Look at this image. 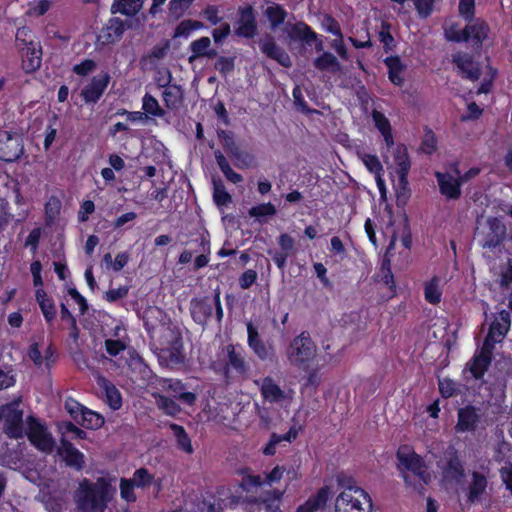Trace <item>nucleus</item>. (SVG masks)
<instances>
[{
	"label": "nucleus",
	"instance_id": "obj_36",
	"mask_svg": "<svg viewBox=\"0 0 512 512\" xmlns=\"http://www.w3.org/2000/svg\"><path fill=\"white\" fill-rule=\"evenodd\" d=\"M261 395L271 403L280 402L285 398L284 391L270 377L264 378L261 386Z\"/></svg>",
	"mask_w": 512,
	"mask_h": 512
},
{
	"label": "nucleus",
	"instance_id": "obj_20",
	"mask_svg": "<svg viewBox=\"0 0 512 512\" xmlns=\"http://www.w3.org/2000/svg\"><path fill=\"white\" fill-rule=\"evenodd\" d=\"M511 326V316L510 312L507 310H501L498 313V316L494 321L490 324L488 333L486 335L487 338L495 341L501 342L502 339L506 336Z\"/></svg>",
	"mask_w": 512,
	"mask_h": 512
},
{
	"label": "nucleus",
	"instance_id": "obj_35",
	"mask_svg": "<svg viewBox=\"0 0 512 512\" xmlns=\"http://www.w3.org/2000/svg\"><path fill=\"white\" fill-rule=\"evenodd\" d=\"M164 105L169 110H177L183 100V91L180 85H168L162 92Z\"/></svg>",
	"mask_w": 512,
	"mask_h": 512
},
{
	"label": "nucleus",
	"instance_id": "obj_1",
	"mask_svg": "<svg viewBox=\"0 0 512 512\" xmlns=\"http://www.w3.org/2000/svg\"><path fill=\"white\" fill-rule=\"evenodd\" d=\"M111 484L99 477L95 482L84 478L79 482L74 499L80 512H104L110 501Z\"/></svg>",
	"mask_w": 512,
	"mask_h": 512
},
{
	"label": "nucleus",
	"instance_id": "obj_31",
	"mask_svg": "<svg viewBox=\"0 0 512 512\" xmlns=\"http://www.w3.org/2000/svg\"><path fill=\"white\" fill-rule=\"evenodd\" d=\"M211 40L207 36H203L199 39H196L190 43V51L192 52L189 57V62L197 58L207 57L209 59L216 57L217 51L215 49H211Z\"/></svg>",
	"mask_w": 512,
	"mask_h": 512
},
{
	"label": "nucleus",
	"instance_id": "obj_51",
	"mask_svg": "<svg viewBox=\"0 0 512 512\" xmlns=\"http://www.w3.org/2000/svg\"><path fill=\"white\" fill-rule=\"evenodd\" d=\"M157 402L159 408L162 409L167 415L176 416L181 411L180 405L172 397L160 395Z\"/></svg>",
	"mask_w": 512,
	"mask_h": 512
},
{
	"label": "nucleus",
	"instance_id": "obj_10",
	"mask_svg": "<svg viewBox=\"0 0 512 512\" xmlns=\"http://www.w3.org/2000/svg\"><path fill=\"white\" fill-rule=\"evenodd\" d=\"M452 63L457 67L461 78L472 82L478 81L482 75L481 64L467 52H456L452 55Z\"/></svg>",
	"mask_w": 512,
	"mask_h": 512
},
{
	"label": "nucleus",
	"instance_id": "obj_43",
	"mask_svg": "<svg viewBox=\"0 0 512 512\" xmlns=\"http://www.w3.org/2000/svg\"><path fill=\"white\" fill-rule=\"evenodd\" d=\"M213 201L218 207L227 206L232 202V196L221 180L213 181Z\"/></svg>",
	"mask_w": 512,
	"mask_h": 512
},
{
	"label": "nucleus",
	"instance_id": "obj_33",
	"mask_svg": "<svg viewBox=\"0 0 512 512\" xmlns=\"http://www.w3.org/2000/svg\"><path fill=\"white\" fill-rule=\"evenodd\" d=\"M236 474L242 477L239 487L246 492H252L264 484L262 477L260 475H253L251 468L248 466L237 468Z\"/></svg>",
	"mask_w": 512,
	"mask_h": 512
},
{
	"label": "nucleus",
	"instance_id": "obj_57",
	"mask_svg": "<svg viewBox=\"0 0 512 512\" xmlns=\"http://www.w3.org/2000/svg\"><path fill=\"white\" fill-rule=\"evenodd\" d=\"M200 245L202 247V254L198 255L194 259V270H199L205 266H207L209 262V257L207 254L210 253V243L204 237L200 238Z\"/></svg>",
	"mask_w": 512,
	"mask_h": 512
},
{
	"label": "nucleus",
	"instance_id": "obj_42",
	"mask_svg": "<svg viewBox=\"0 0 512 512\" xmlns=\"http://www.w3.org/2000/svg\"><path fill=\"white\" fill-rule=\"evenodd\" d=\"M491 365L490 360L473 356L467 364L468 369L475 380H481Z\"/></svg>",
	"mask_w": 512,
	"mask_h": 512
},
{
	"label": "nucleus",
	"instance_id": "obj_8",
	"mask_svg": "<svg viewBox=\"0 0 512 512\" xmlns=\"http://www.w3.org/2000/svg\"><path fill=\"white\" fill-rule=\"evenodd\" d=\"M1 420H4L3 430L10 439H20L25 435L23 410L18 403L10 402L0 406Z\"/></svg>",
	"mask_w": 512,
	"mask_h": 512
},
{
	"label": "nucleus",
	"instance_id": "obj_2",
	"mask_svg": "<svg viewBox=\"0 0 512 512\" xmlns=\"http://www.w3.org/2000/svg\"><path fill=\"white\" fill-rule=\"evenodd\" d=\"M318 348L308 331H302L288 344L285 355L291 366L308 370L317 358Z\"/></svg>",
	"mask_w": 512,
	"mask_h": 512
},
{
	"label": "nucleus",
	"instance_id": "obj_16",
	"mask_svg": "<svg viewBox=\"0 0 512 512\" xmlns=\"http://www.w3.org/2000/svg\"><path fill=\"white\" fill-rule=\"evenodd\" d=\"M506 236V226L497 217L487 219V232L482 239V247L494 249L500 246Z\"/></svg>",
	"mask_w": 512,
	"mask_h": 512
},
{
	"label": "nucleus",
	"instance_id": "obj_39",
	"mask_svg": "<svg viewBox=\"0 0 512 512\" xmlns=\"http://www.w3.org/2000/svg\"><path fill=\"white\" fill-rule=\"evenodd\" d=\"M169 427L176 438L178 449L187 454H192L194 452V448L185 428L176 423H171Z\"/></svg>",
	"mask_w": 512,
	"mask_h": 512
},
{
	"label": "nucleus",
	"instance_id": "obj_28",
	"mask_svg": "<svg viewBox=\"0 0 512 512\" xmlns=\"http://www.w3.org/2000/svg\"><path fill=\"white\" fill-rule=\"evenodd\" d=\"M247 343L254 354L262 361L269 358V348L260 337L258 330L252 322L247 323Z\"/></svg>",
	"mask_w": 512,
	"mask_h": 512
},
{
	"label": "nucleus",
	"instance_id": "obj_53",
	"mask_svg": "<svg viewBox=\"0 0 512 512\" xmlns=\"http://www.w3.org/2000/svg\"><path fill=\"white\" fill-rule=\"evenodd\" d=\"M119 12L123 15L134 16L143 6L142 0H118Z\"/></svg>",
	"mask_w": 512,
	"mask_h": 512
},
{
	"label": "nucleus",
	"instance_id": "obj_40",
	"mask_svg": "<svg viewBox=\"0 0 512 512\" xmlns=\"http://www.w3.org/2000/svg\"><path fill=\"white\" fill-rule=\"evenodd\" d=\"M105 423L104 417L89 408H86L83 412L78 424L86 429L97 430L101 428Z\"/></svg>",
	"mask_w": 512,
	"mask_h": 512
},
{
	"label": "nucleus",
	"instance_id": "obj_12",
	"mask_svg": "<svg viewBox=\"0 0 512 512\" xmlns=\"http://www.w3.org/2000/svg\"><path fill=\"white\" fill-rule=\"evenodd\" d=\"M110 81L111 76L107 71L93 76L81 91V97L84 102L87 104L97 103L105 93Z\"/></svg>",
	"mask_w": 512,
	"mask_h": 512
},
{
	"label": "nucleus",
	"instance_id": "obj_30",
	"mask_svg": "<svg viewBox=\"0 0 512 512\" xmlns=\"http://www.w3.org/2000/svg\"><path fill=\"white\" fill-rule=\"evenodd\" d=\"M383 63L388 69V78L392 84L401 87L404 84L403 73L406 70V65L402 62L398 55L387 56Z\"/></svg>",
	"mask_w": 512,
	"mask_h": 512
},
{
	"label": "nucleus",
	"instance_id": "obj_29",
	"mask_svg": "<svg viewBox=\"0 0 512 512\" xmlns=\"http://www.w3.org/2000/svg\"><path fill=\"white\" fill-rule=\"evenodd\" d=\"M35 299L48 325H52L57 317V309L52 297L48 296L44 289H37Z\"/></svg>",
	"mask_w": 512,
	"mask_h": 512
},
{
	"label": "nucleus",
	"instance_id": "obj_46",
	"mask_svg": "<svg viewBox=\"0 0 512 512\" xmlns=\"http://www.w3.org/2000/svg\"><path fill=\"white\" fill-rule=\"evenodd\" d=\"M135 487L137 486L131 478H121L119 482L120 497L127 503L136 502Z\"/></svg>",
	"mask_w": 512,
	"mask_h": 512
},
{
	"label": "nucleus",
	"instance_id": "obj_60",
	"mask_svg": "<svg viewBox=\"0 0 512 512\" xmlns=\"http://www.w3.org/2000/svg\"><path fill=\"white\" fill-rule=\"evenodd\" d=\"M459 15L465 21H471L475 18V0H459Z\"/></svg>",
	"mask_w": 512,
	"mask_h": 512
},
{
	"label": "nucleus",
	"instance_id": "obj_44",
	"mask_svg": "<svg viewBox=\"0 0 512 512\" xmlns=\"http://www.w3.org/2000/svg\"><path fill=\"white\" fill-rule=\"evenodd\" d=\"M142 109L147 116L163 117L165 115V111L160 107L158 100L149 93H146L142 99Z\"/></svg>",
	"mask_w": 512,
	"mask_h": 512
},
{
	"label": "nucleus",
	"instance_id": "obj_25",
	"mask_svg": "<svg viewBox=\"0 0 512 512\" xmlns=\"http://www.w3.org/2000/svg\"><path fill=\"white\" fill-rule=\"evenodd\" d=\"M261 51L270 59L277 61L281 66L289 68L292 65L289 54L273 38H269L260 44Z\"/></svg>",
	"mask_w": 512,
	"mask_h": 512
},
{
	"label": "nucleus",
	"instance_id": "obj_9",
	"mask_svg": "<svg viewBox=\"0 0 512 512\" xmlns=\"http://www.w3.org/2000/svg\"><path fill=\"white\" fill-rule=\"evenodd\" d=\"M24 153L22 136L16 132L0 130V159L14 162Z\"/></svg>",
	"mask_w": 512,
	"mask_h": 512
},
{
	"label": "nucleus",
	"instance_id": "obj_26",
	"mask_svg": "<svg viewBox=\"0 0 512 512\" xmlns=\"http://www.w3.org/2000/svg\"><path fill=\"white\" fill-rule=\"evenodd\" d=\"M478 422L479 416L475 407L472 405L465 406L458 410V421L455 430L461 433L474 431Z\"/></svg>",
	"mask_w": 512,
	"mask_h": 512
},
{
	"label": "nucleus",
	"instance_id": "obj_37",
	"mask_svg": "<svg viewBox=\"0 0 512 512\" xmlns=\"http://www.w3.org/2000/svg\"><path fill=\"white\" fill-rule=\"evenodd\" d=\"M264 15L267 18L270 27L272 29H277L285 22L288 12L282 5L278 3H272L266 7Z\"/></svg>",
	"mask_w": 512,
	"mask_h": 512
},
{
	"label": "nucleus",
	"instance_id": "obj_4",
	"mask_svg": "<svg viewBox=\"0 0 512 512\" xmlns=\"http://www.w3.org/2000/svg\"><path fill=\"white\" fill-rule=\"evenodd\" d=\"M372 499L361 487L347 486L337 497L335 503L336 512H371Z\"/></svg>",
	"mask_w": 512,
	"mask_h": 512
},
{
	"label": "nucleus",
	"instance_id": "obj_63",
	"mask_svg": "<svg viewBox=\"0 0 512 512\" xmlns=\"http://www.w3.org/2000/svg\"><path fill=\"white\" fill-rule=\"evenodd\" d=\"M223 134V149L231 158H238L240 154V148L235 142L234 138L230 134H226L222 131Z\"/></svg>",
	"mask_w": 512,
	"mask_h": 512
},
{
	"label": "nucleus",
	"instance_id": "obj_11",
	"mask_svg": "<svg viewBox=\"0 0 512 512\" xmlns=\"http://www.w3.org/2000/svg\"><path fill=\"white\" fill-rule=\"evenodd\" d=\"M57 455L65 463L66 467L75 471H82L86 466L85 455L65 437H61L59 440Z\"/></svg>",
	"mask_w": 512,
	"mask_h": 512
},
{
	"label": "nucleus",
	"instance_id": "obj_22",
	"mask_svg": "<svg viewBox=\"0 0 512 512\" xmlns=\"http://www.w3.org/2000/svg\"><path fill=\"white\" fill-rule=\"evenodd\" d=\"M331 494L328 486L321 487L316 494L311 495L303 504L299 505L296 512H316L324 509Z\"/></svg>",
	"mask_w": 512,
	"mask_h": 512
},
{
	"label": "nucleus",
	"instance_id": "obj_50",
	"mask_svg": "<svg viewBox=\"0 0 512 512\" xmlns=\"http://www.w3.org/2000/svg\"><path fill=\"white\" fill-rule=\"evenodd\" d=\"M202 26V23L196 20H183L176 26L174 37H188L192 31L200 29Z\"/></svg>",
	"mask_w": 512,
	"mask_h": 512
},
{
	"label": "nucleus",
	"instance_id": "obj_56",
	"mask_svg": "<svg viewBox=\"0 0 512 512\" xmlns=\"http://www.w3.org/2000/svg\"><path fill=\"white\" fill-rule=\"evenodd\" d=\"M60 432L64 435L67 433H72L75 439L84 440L87 439V433L83 429L77 427L74 423L70 421H63L58 426Z\"/></svg>",
	"mask_w": 512,
	"mask_h": 512
},
{
	"label": "nucleus",
	"instance_id": "obj_58",
	"mask_svg": "<svg viewBox=\"0 0 512 512\" xmlns=\"http://www.w3.org/2000/svg\"><path fill=\"white\" fill-rule=\"evenodd\" d=\"M130 287L127 285L119 286L118 288H110L104 293L103 298L109 303H115L127 297Z\"/></svg>",
	"mask_w": 512,
	"mask_h": 512
},
{
	"label": "nucleus",
	"instance_id": "obj_21",
	"mask_svg": "<svg viewBox=\"0 0 512 512\" xmlns=\"http://www.w3.org/2000/svg\"><path fill=\"white\" fill-rule=\"evenodd\" d=\"M190 313L193 321L205 326L213 313V304L207 298H193L190 301Z\"/></svg>",
	"mask_w": 512,
	"mask_h": 512
},
{
	"label": "nucleus",
	"instance_id": "obj_59",
	"mask_svg": "<svg viewBox=\"0 0 512 512\" xmlns=\"http://www.w3.org/2000/svg\"><path fill=\"white\" fill-rule=\"evenodd\" d=\"M381 272V281L389 288L391 292L396 291V284L394 280V275L392 273V270L390 268L389 261H383L380 268Z\"/></svg>",
	"mask_w": 512,
	"mask_h": 512
},
{
	"label": "nucleus",
	"instance_id": "obj_6",
	"mask_svg": "<svg viewBox=\"0 0 512 512\" xmlns=\"http://www.w3.org/2000/svg\"><path fill=\"white\" fill-rule=\"evenodd\" d=\"M438 467L443 480L447 483L459 484L466 476L464 462L453 446L444 451L442 459L438 462Z\"/></svg>",
	"mask_w": 512,
	"mask_h": 512
},
{
	"label": "nucleus",
	"instance_id": "obj_32",
	"mask_svg": "<svg viewBox=\"0 0 512 512\" xmlns=\"http://www.w3.org/2000/svg\"><path fill=\"white\" fill-rule=\"evenodd\" d=\"M284 491L274 489L267 493L264 499L252 497L249 501L259 505L265 512H281L279 502L283 498Z\"/></svg>",
	"mask_w": 512,
	"mask_h": 512
},
{
	"label": "nucleus",
	"instance_id": "obj_3",
	"mask_svg": "<svg viewBox=\"0 0 512 512\" xmlns=\"http://www.w3.org/2000/svg\"><path fill=\"white\" fill-rule=\"evenodd\" d=\"M467 22L465 27L460 30L451 26L449 30L446 31V38L452 42L470 44L474 52L480 53L483 42L487 39L490 32V27L488 23L481 18H474Z\"/></svg>",
	"mask_w": 512,
	"mask_h": 512
},
{
	"label": "nucleus",
	"instance_id": "obj_5",
	"mask_svg": "<svg viewBox=\"0 0 512 512\" xmlns=\"http://www.w3.org/2000/svg\"><path fill=\"white\" fill-rule=\"evenodd\" d=\"M398 460V469L400 471H410L423 484H429L431 475L427 470V466L423 458L417 454L411 447L407 445L400 446L396 452Z\"/></svg>",
	"mask_w": 512,
	"mask_h": 512
},
{
	"label": "nucleus",
	"instance_id": "obj_52",
	"mask_svg": "<svg viewBox=\"0 0 512 512\" xmlns=\"http://www.w3.org/2000/svg\"><path fill=\"white\" fill-rule=\"evenodd\" d=\"M438 388L443 398H450L459 393L457 383L450 378L439 379Z\"/></svg>",
	"mask_w": 512,
	"mask_h": 512
},
{
	"label": "nucleus",
	"instance_id": "obj_17",
	"mask_svg": "<svg viewBox=\"0 0 512 512\" xmlns=\"http://www.w3.org/2000/svg\"><path fill=\"white\" fill-rule=\"evenodd\" d=\"M439 191L448 200H457L461 196L462 181L447 172H436Z\"/></svg>",
	"mask_w": 512,
	"mask_h": 512
},
{
	"label": "nucleus",
	"instance_id": "obj_18",
	"mask_svg": "<svg viewBox=\"0 0 512 512\" xmlns=\"http://www.w3.org/2000/svg\"><path fill=\"white\" fill-rule=\"evenodd\" d=\"M277 243L280 247L279 251L272 252L268 251L269 255L272 256V260L275 265L283 270L286 267L288 257L293 253L295 248V240L287 233H281L277 238Z\"/></svg>",
	"mask_w": 512,
	"mask_h": 512
},
{
	"label": "nucleus",
	"instance_id": "obj_24",
	"mask_svg": "<svg viewBox=\"0 0 512 512\" xmlns=\"http://www.w3.org/2000/svg\"><path fill=\"white\" fill-rule=\"evenodd\" d=\"M394 163L399 185L405 189L408 186V174L411 168V161L405 147L396 149Z\"/></svg>",
	"mask_w": 512,
	"mask_h": 512
},
{
	"label": "nucleus",
	"instance_id": "obj_23",
	"mask_svg": "<svg viewBox=\"0 0 512 512\" xmlns=\"http://www.w3.org/2000/svg\"><path fill=\"white\" fill-rule=\"evenodd\" d=\"M487 487V476L482 472L473 471L471 473V481L467 487V501L472 504L478 502L481 496L486 493Z\"/></svg>",
	"mask_w": 512,
	"mask_h": 512
},
{
	"label": "nucleus",
	"instance_id": "obj_41",
	"mask_svg": "<svg viewBox=\"0 0 512 512\" xmlns=\"http://www.w3.org/2000/svg\"><path fill=\"white\" fill-rule=\"evenodd\" d=\"M313 65L320 71L329 70L336 72L340 68V64L336 56L327 51H323V53L314 60Z\"/></svg>",
	"mask_w": 512,
	"mask_h": 512
},
{
	"label": "nucleus",
	"instance_id": "obj_45",
	"mask_svg": "<svg viewBox=\"0 0 512 512\" xmlns=\"http://www.w3.org/2000/svg\"><path fill=\"white\" fill-rule=\"evenodd\" d=\"M194 2L195 0H170L168 3L170 16L176 20L182 18Z\"/></svg>",
	"mask_w": 512,
	"mask_h": 512
},
{
	"label": "nucleus",
	"instance_id": "obj_13",
	"mask_svg": "<svg viewBox=\"0 0 512 512\" xmlns=\"http://www.w3.org/2000/svg\"><path fill=\"white\" fill-rule=\"evenodd\" d=\"M289 37L294 41H300L309 46L314 45L316 52H322L324 50L321 36L304 21H299L292 25Z\"/></svg>",
	"mask_w": 512,
	"mask_h": 512
},
{
	"label": "nucleus",
	"instance_id": "obj_27",
	"mask_svg": "<svg viewBox=\"0 0 512 512\" xmlns=\"http://www.w3.org/2000/svg\"><path fill=\"white\" fill-rule=\"evenodd\" d=\"M125 31L124 21L120 18H110L108 23L103 27L99 39L103 44H113L120 40Z\"/></svg>",
	"mask_w": 512,
	"mask_h": 512
},
{
	"label": "nucleus",
	"instance_id": "obj_47",
	"mask_svg": "<svg viewBox=\"0 0 512 512\" xmlns=\"http://www.w3.org/2000/svg\"><path fill=\"white\" fill-rule=\"evenodd\" d=\"M104 390L109 407L113 410H119L123 404L120 391L110 382L105 383Z\"/></svg>",
	"mask_w": 512,
	"mask_h": 512
},
{
	"label": "nucleus",
	"instance_id": "obj_14",
	"mask_svg": "<svg viewBox=\"0 0 512 512\" xmlns=\"http://www.w3.org/2000/svg\"><path fill=\"white\" fill-rule=\"evenodd\" d=\"M238 15L236 35L247 39L253 38L257 33V21L253 7L249 4L240 6Z\"/></svg>",
	"mask_w": 512,
	"mask_h": 512
},
{
	"label": "nucleus",
	"instance_id": "obj_15",
	"mask_svg": "<svg viewBox=\"0 0 512 512\" xmlns=\"http://www.w3.org/2000/svg\"><path fill=\"white\" fill-rule=\"evenodd\" d=\"M226 353L227 361L223 369L224 377L228 379L231 372H234L237 376H245L249 370V366L245 361L242 348L237 350L236 346L228 344L226 346Z\"/></svg>",
	"mask_w": 512,
	"mask_h": 512
},
{
	"label": "nucleus",
	"instance_id": "obj_49",
	"mask_svg": "<svg viewBox=\"0 0 512 512\" xmlns=\"http://www.w3.org/2000/svg\"><path fill=\"white\" fill-rule=\"evenodd\" d=\"M425 300L430 304L436 305L440 303L442 298V291L439 288L438 280L433 278L429 283L426 284L424 290Z\"/></svg>",
	"mask_w": 512,
	"mask_h": 512
},
{
	"label": "nucleus",
	"instance_id": "obj_38",
	"mask_svg": "<svg viewBox=\"0 0 512 512\" xmlns=\"http://www.w3.org/2000/svg\"><path fill=\"white\" fill-rule=\"evenodd\" d=\"M131 479L134 481L137 488L141 489H145L154 484L157 487V490L159 491L162 484V480H155V476L152 473H150L149 470L145 467L136 469Z\"/></svg>",
	"mask_w": 512,
	"mask_h": 512
},
{
	"label": "nucleus",
	"instance_id": "obj_7",
	"mask_svg": "<svg viewBox=\"0 0 512 512\" xmlns=\"http://www.w3.org/2000/svg\"><path fill=\"white\" fill-rule=\"evenodd\" d=\"M27 425L28 428L25 435L30 444L42 453H52L55 448V440L45 424L41 423L38 418L29 416L27 418Z\"/></svg>",
	"mask_w": 512,
	"mask_h": 512
},
{
	"label": "nucleus",
	"instance_id": "obj_34",
	"mask_svg": "<svg viewBox=\"0 0 512 512\" xmlns=\"http://www.w3.org/2000/svg\"><path fill=\"white\" fill-rule=\"evenodd\" d=\"M23 58L22 68L26 73H33L41 66V50H37L32 44L28 47H22Z\"/></svg>",
	"mask_w": 512,
	"mask_h": 512
},
{
	"label": "nucleus",
	"instance_id": "obj_54",
	"mask_svg": "<svg viewBox=\"0 0 512 512\" xmlns=\"http://www.w3.org/2000/svg\"><path fill=\"white\" fill-rule=\"evenodd\" d=\"M64 407L68 414L71 416V418H73L77 423L79 422L83 412L87 408L86 406L82 405L80 402H78L72 397H68L65 400Z\"/></svg>",
	"mask_w": 512,
	"mask_h": 512
},
{
	"label": "nucleus",
	"instance_id": "obj_55",
	"mask_svg": "<svg viewBox=\"0 0 512 512\" xmlns=\"http://www.w3.org/2000/svg\"><path fill=\"white\" fill-rule=\"evenodd\" d=\"M421 149L424 153L431 155L437 149V138L435 133L430 129H425V134L421 142Z\"/></svg>",
	"mask_w": 512,
	"mask_h": 512
},
{
	"label": "nucleus",
	"instance_id": "obj_19",
	"mask_svg": "<svg viewBox=\"0 0 512 512\" xmlns=\"http://www.w3.org/2000/svg\"><path fill=\"white\" fill-rule=\"evenodd\" d=\"M162 386L172 398L179 400L185 405L192 406L196 402V394L187 391L186 385L178 379H165Z\"/></svg>",
	"mask_w": 512,
	"mask_h": 512
},
{
	"label": "nucleus",
	"instance_id": "obj_48",
	"mask_svg": "<svg viewBox=\"0 0 512 512\" xmlns=\"http://www.w3.org/2000/svg\"><path fill=\"white\" fill-rule=\"evenodd\" d=\"M276 212V207L271 202H267L251 207L248 211V214L250 217H253L259 222H262V218L274 216Z\"/></svg>",
	"mask_w": 512,
	"mask_h": 512
},
{
	"label": "nucleus",
	"instance_id": "obj_61",
	"mask_svg": "<svg viewBox=\"0 0 512 512\" xmlns=\"http://www.w3.org/2000/svg\"><path fill=\"white\" fill-rule=\"evenodd\" d=\"M214 66L222 76H226L235 68L234 57L219 56Z\"/></svg>",
	"mask_w": 512,
	"mask_h": 512
},
{
	"label": "nucleus",
	"instance_id": "obj_64",
	"mask_svg": "<svg viewBox=\"0 0 512 512\" xmlns=\"http://www.w3.org/2000/svg\"><path fill=\"white\" fill-rule=\"evenodd\" d=\"M322 25L327 32L333 34L337 38L343 37L340 24L332 15L325 14L323 17Z\"/></svg>",
	"mask_w": 512,
	"mask_h": 512
},
{
	"label": "nucleus",
	"instance_id": "obj_62",
	"mask_svg": "<svg viewBox=\"0 0 512 512\" xmlns=\"http://www.w3.org/2000/svg\"><path fill=\"white\" fill-rule=\"evenodd\" d=\"M104 346L106 353L112 357L118 356L127 347L126 343L120 339H106Z\"/></svg>",
	"mask_w": 512,
	"mask_h": 512
}]
</instances>
